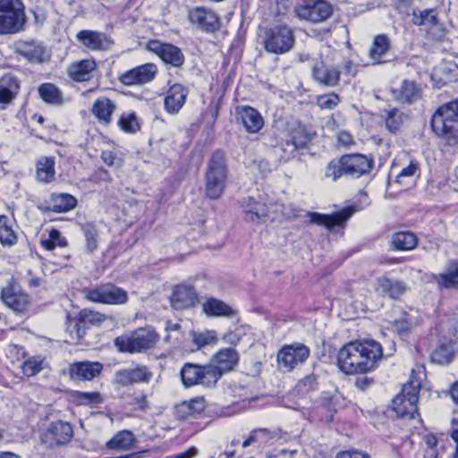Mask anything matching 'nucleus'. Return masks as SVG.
I'll return each instance as SVG.
<instances>
[{
  "instance_id": "5fc2aeb1",
  "label": "nucleus",
  "mask_w": 458,
  "mask_h": 458,
  "mask_svg": "<svg viewBox=\"0 0 458 458\" xmlns=\"http://www.w3.org/2000/svg\"><path fill=\"white\" fill-rule=\"evenodd\" d=\"M41 244L45 249L52 250L56 246L65 247L67 245V242L64 237L61 236V233L58 230L52 229L49 232V239L42 241Z\"/></svg>"
},
{
  "instance_id": "c85d7f7f",
  "label": "nucleus",
  "mask_w": 458,
  "mask_h": 458,
  "mask_svg": "<svg viewBox=\"0 0 458 458\" xmlns=\"http://www.w3.org/2000/svg\"><path fill=\"white\" fill-rule=\"evenodd\" d=\"M312 78L320 85L335 87L340 81V72L336 67L319 62L312 67Z\"/></svg>"
},
{
  "instance_id": "6e6552de",
  "label": "nucleus",
  "mask_w": 458,
  "mask_h": 458,
  "mask_svg": "<svg viewBox=\"0 0 458 458\" xmlns=\"http://www.w3.org/2000/svg\"><path fill=\"white\" fill-rule=\"evenodd\" d=\"M420 383L411 380L403 386L402 391L393 400V410L396 415L403 419H413L418 412L417 403Z\"/></svg>"
},
{
  "instance_id": "774afa93",
  "label": "nucleus",
  "mask_w": 458,
  "mask_h": 458,
  "mask_svg": "<svg viewBox=\"0 0 458 458\" xmlns=\"http://www.w3.org/2000/svg\"><path fill=\"white\" fill-rule=\"evenodd\" d=\"M101 159L106 165L112 166L114 164L115 156L110 150H104L101 153Z\"/></svg>"
},
{
  "instance_id": "f257e3e1",
  "label": "nucleus",
  "mask_w": 458,
  "mask_h": 458,
  "mask_svg": "<svg viewBox=\"0 0 458 458\" xmlns=\"http://www.w3.org/2000/svg\"><path fill=\"white\" fill-rule=\"evenodd\" d=\"M382 356V347L374 340L350 342L339 350L337 366L347 375L365 374L378 366Z\"/></svg>"
},
{
  "instance_id": "8fccbe9b",
  "label": "nucleus",
  "mask_w": 458,
  "mask_h": 458,
  "mask_svg": "<svg viewBox=\"0 0 458 458\" xmlns=\"http://www.w3.org/2000/svg\"><path fill=\"white\" fill-rule=\"evenodd\" d=\"M404 121V114L397 108H392L386 111V126L393 133L398 131Z\"/></svg>"
},
{
  "instance_id": "bf43d9fd",
  "label": "nucleus",
  "mask_w": 458,
  "mask_h": 458,
  "mask_svg": "<svg viewBox=\"0 0 458 458\" xmlns=\"http://www.w3.org/2000/svg\"><path fill=\"white\" fill-rule=\"evenodd\" d=\"M291 141L296 148H304L310 139L303 130H299L293 134Z\"/></svg>"
},
{
  "instance_id": "f03ea898",
  "label": "nucleus",
  "mask_w": 458,
  "mask_h": 458,
  "mask_svg": "<svg viewBox=\"0 0 458 458\" xmlns=\"http://www.w3.org/2000/svg\"><path fill=\"white\" fill-rule=\"evenodd\" d=\"M373 160L361 154L344 155L332 160L326 167L325 175L336 181L343 175L359 178L370 173Z\"/></svg>"
},
{
  "instance_id": "ddd939ff",
  "label": "nucleus",
  "mask_w": 458,
  "mask_h": 458,
  "mask_svg": "<svg viewBox=\"0 0 458 458\" xmlns=\"http://www.w3.org/2000/svg\"><path fill=\"white\" fill-rule=\"evenodd\" d=\"M310 349L303 344L285 345L278 352V365L287 371H292L303 364L310 357Z\"/></svg>"
},
{
  "instance_id": "0eeeda50",
  "label": "nucleus",
  "mask_w": 458,
  "mask_h": 458,
  "mask_svg": "<svg viewBox=\"0 0 458 458\" xmlns=\"http://www.w3.org/2000/svg\"><path fill=\"white\" fill-rule=\"evenodd\" d=\"M454 319L442 321L437 328L439 340L437 348L431 353L434 362L439 364L449 363L454 354V344L456 340V328Z\"/></svg>"
},
{
  "instance_id": "20e7f679",
  "label": "nucleus",
  "mask_w": 458,
  "mask_h": 458,
  "mask_svg": "<svg viewBox=\"0 0 458 458\" xmlns=\"http://www.w3.org/2000/svg\"><path fill=\"white\" fill-rule=\"evenodd\" d=\"M436 134L445 138L449 144L458 142V99L440 106L431 119Z\"/></svg>"
},
{
  "instance_id": "f3484780",
  "label": "nucleus",
  "mask_w": 458,
  "mask_h": 458,
  "mask_svg": "<svg viewBox=\"0 0 458 458\" xmlns=\"http://www.w3.org/2000/svg\"><path fill=\"white\" fill-rule=\"evenodd\" d=\"M413 23L423 29L436 39L441 38L444 35V27L438 19L437 9H425L419 13L413 12Z\"/></svg>"
},
{
  "instance_id": "0e129e2a",
  "label": "nucleus",
  "mask_w": 458,
  "mask_h": 458,
  "mask_svg": "<svg viewBox=\"0 0 458 458\" xmlns=\"http://www.w3.org/2000/svg\"><path fill=\"white\" fill-rule=\"evenodd\" d=\"M337 458H369V455L359 451H345L337 455Z\"/></svg>"
},
{
  "instance_id": "423d86ee",
  "label": "nucleus",
  "mask_w": 458,
  "mask_h": 458,
  "mask_svg": "<svg viewBox=\"0 0 458 458\" xmlns=\"http://www.w3.org/2000/svg\"><path fill=\"white\" fill-rule=\"evenodd\" d=\"M158 341V335L152 327H140L130 335L118 336L114 345L123 352H141L153 348Z\"/></svg>"
},
{
  "instance_id": "6e6d98bb",
  "label": "nucleus",
  "mask_w": 458,
  "mask_h": 458,
  "mask_svg": "<svg viewBox=\"0 0 458 458\" xmlns=\"http://www.w3.org/2000/svg\"><path fill=\"white\" fill-rule=\"evenodd\" d=\"M420 170L419 163L415 160H411L410 164L403 167L401 172L396 176V182L403 185L406 184L407 182L405 179L414 177Z\"/></svg>"
},
{
  "instance_id": "58836bf2",
  "label": "nucleus",
  "mask_w": 458,
  "mask_h": 458,
  "mask_svg": "<svg viewBox=\"0 0 458 458\" xmlns=\"http://www.w3.org/2000/svg\"><path fill=\"white\" fill-rule=\"evenodd\" d=\"M136 438L132 432L121 430L117 432L106 444L111 450H129L134 447Z\"/></svg>"
},
{
  "instance_id": "de8ad7c7",
  "label": "nucleus",
  "mask_w": 458,
  "mask_h": 458,
  "mask_svg": "<svg viewBox=\"0 0 458 458\" xmlns=\"http://www.w3.org/2000/svg\"><path fill=\"white\" fill-rule=\"evenodd\" d=\"M66 331L69 337L65 341L72 344L79 343L86 334V328L78 317L69 321Z\"/></svg>"
},
{
  "instance_id": "393cba45",
  "label": "nucleus",
  "mask_w": 458,
  "mask_h": 458,
  "mask_svg": "<svg viewBox=\"0 0 458 458\" xmlns=\"http://www.w3.org/2000/svg\"><path fill=\"white\" fill-rule=\"evenodd\" d=\"M157 72L154 64H145L133 68L120 76V81L124 85H137L151 81Z\"/></svg>"
},
{
  "instance_id": "7c9ffc66",
  "label": "nucleus",
  "mask_w": 458,
  "mask_h": 458,
  "mask_svg": "<svg viewBox=\"0 0 458 458\" xmlns=\"http://www.w3.org/2000/svg\"><path fill=\"white\" fill-rule=\"evenodd\" d=\"M115 110L116 104L106 97L98 98L91 107L94 116L99 123L104 125H108L112 123V116Z\"/></svg>"
},
{
  "instance_id": "1a4fd4ad",
  "label": "nucleus",
  "mask_w": 458,
  "mask_h": 458,
  "mask_svg": "<svg viewBox=\"0 0 458 458\" xmlns=\"http://www.w3.org/2000/svg\"><path fill=\"white\" fill-rule=\"evenodd\" d=\"M294 43V32L287 25L275 26L266 31L264 47L269 53L284 55L293 48Z\"/></svg>"
},
{
  "instance_id": "c03bdc74",
  "label": "nucleus",
  "mask_w": 458,
  "mask_h": 458,
  "mask_svg": "<svg viewBox=\"0 0 458 458\" xmlns=\"http://www.w3.org/2000/svg\"><path fill=\"white\" fill-rule=\"evenodd\" d=\"M203 310L208 316H225L233 314L232 308L224 301L211 298L203 304Z\"/></svg>"
},
{
  "instance_id": "3c124183",
  "label": "nucleus",
  "mask_w": 458,
  "mask_h": 458,
  "mask_svg": "<svg viewBox=\"0 0 458 458\" xmlns=\"http://www.w3.org/2000/svg\"><path fill=\"white\" fill-rule=\"evenodd\" d=\"M120 128L129 133L136 132L140 129L137 117L134 113L123 114L118 121Z\"/></svg>"
},
{
  "instance_id": "4d7b16f0",
  "label": "nucleus",
  "mask_w": 458,
  "mask_h": 458,
  "mask_svg": "<svg viewBox=\"0 0 458 458\" xmlns=\"http://www.w3.org/2000/svg\"><path fill=\"white\" fill-rule=\"evenodd\" d=\"M216 342V335L214 331H204L193 334V343L198 348L204 347L208 344H213Z\"/></svg>"
},
{
  "instance_id": "13d9d810",
  "label": "nucleus",
  "mask_w": 458,
  "mask_h": 458,
  "mask_svg": "<svg viewBox=\"0 0 458 458\" xmlns=\"http://www.w3.org/2000/svg\"><path fill=\"white\" fill-rule=\"evenodd\" d=\"M21 369L25 376L32 377L42 369V360L35 357L30 358L22 363Z\"/></svg>"
},
{
  "instance_id": "412c9836",
  "label": "nucleus",
  "mask_w": 458,
  "mask_h": 458,
  "mask_svg": "<svg viewBox=\"0 0 458 458\" xmlns=\"http://www.w3.org/2000/svg\"><path fill=\"white\" fill-rule=\"evenodd\" d=\"M190 21L206 32H214L219 29L217 14L210 9L197 7L189 12Z\"/></svg>"
},
{
  "instance_id": "69168bd1",
  "label": "nucleus",
  "mask_w": 458,
  "mask_h": 458,
  "mask_svg": "<svg viewBox=\"0 0 458 458\" xmlns=\"http://www.w3.org/2000/svg\"><path fill=\"white\" fill-rule=\"evenodd\" d=\"M344 72L345 75L354 77L358 72V65L350 60L344 63Z\"/></svg>"
},
{
  "instance_id": "a878e982",
  "label": "nucleus",
  "mask_w": 458,
  "mask_h": 458,
  "mask_svg": "<svg viewBox=\"0 0 458 458\" xmlns=\"http://www.w3.org/2000/svg\"><path fill=\"white\" fill-rule=\"evenodd\" d=\"M239 361V353L233 348L220 350L208 366L218 372L217 381L225 372L233 370Z\"/></svg>"
},
{
  "instance_id": "c756f323",
  "label": "nucleus",
  "mask_w": 458,
  "mask_h": 458,
  "mask_svg": "<svg viewBox=\"0 0 458 458\" xmlns=\"http://www.w3.org/2000/svg\"><path fill=\"white\" fill-rule=\"evenodd\" d=\"M188 90L181 84H174L165 98V109L171 114H177L185 104Z\"/></svg>"
},
{
  "instance_id": "864d4df0",
  "label": "nucleus",
  "mask_w": 458,
  "mask_h": 458,
  "mask_svg": "<svg viewBox=\"0 0 458 458\" xmlns=\"http://www.w3.org/2000/svg\"><path fill=\"white\" fill-rule=\"evenodd\" d=\"M316 103L321 109L332 110L340 103V97L334 92L320 95L317 97Z\"/></svg>"
},
{
  "instance_id": "dca6fc26",
  "label": "nucleus",
  "mask_w": 458,
  "mask_h": 458,
  "mask_svg": "<svg viewBox=\"0 0 458 458\" xmlns=\"http://www.w3.org/2000/svg\"><path fill=\"white\" fill-rule=\"evenodd\" d=\"M356 212L353 207H348L332 215H324L316 212H309L310 222L318 225L333 229L335 226H344L348 219Z\"/></svg>"
},
{
  "instance_id": "a19ab883",
  "label": "nucleus",
  "mask_w": 458,
  "mask_h": 458,
  "mask_svg": "<svg viewBox=\"0 0 458 458\" xmlns=\"http://www.w3.org/2000/svg\"><path fill=\"white\" fill-rule=\"evenodd\" d=\"M391 244L395 250H411L416 248L418 238L411 232H398L392 235Z\"/></svg>"
},
{
  "instance_id": "5701e85b",
  "label": "nucleus",
  "mask_w": 458,
  "mask_h": 458,
  "mask_svg": "<svg viewBox=\"0 0 458 458\" xmlns=\"http://www.w3.org/2000/svg\"><path fill=\"white\" fill-rule=\"evenodd\" d=\"M238 123H241L249 133H257L264 126V120L260 113L249 106H239L235 110Z\"/></svg>"
},
{
  "instance_id": "4be33fe9",
  "label": "nucleus",
  "mask_w": 458,
  "mask_h": 458,
  "mask_svg": "<svg viewBox=\"0 0 458 458\" xmlns=\"http://www.w3.org/2000/svg\"><path fill=\"white\" fill-rule=\"evenodd\" d=\"M103 370V364L98 361H77L70 365L69 375L75 381H90L98 377Z\"/></svg>"
},
{
  "instance_id": "9d476101",
  "label": "nucleus",
  "mask_w": 458,
  "mask_h": 458,
  "mask_svg": "<svg viewBox=\"0 0 458 458\" xmlns=\"http://www.w3.org/2000/svg\"><path fill=\"white\" fill-rule=\"evenodd\" d=\"M293 13L300 21L319 23L332 16L333 6L326 0H300Z\"/></svg>"
},
{
  "instance_id": "2f4dec72",
  "label": "nucleus",
  "mask_w": 458,
  "mask_h": 458,
  "mask_svg": "<svg viewBox=\"0 0 458 458\" xmlns=\"http://www.w3.org/2000/svg\"><path fill=\"white\" fill-rule=\"evenodd\" d=\"M376 291L382 295L392 299H399L407 291L406 284L400 280H394L386 276L377 278Z\"/></svg>"
},
{
  "instance_id": "b1692460",
  "label": "nucleus",
  "mask_w": 458,
  "mask_h": 458,
  "mask_svg": "<svg viewBox=\"0 0 458 458\" xmlns=\"http://www.w3.org/2000/svg\"><path fill=\"white\" fill-rule=\"evenodd\" d=\"M241 206L246 222L261 224L265 223L268 218V208L267 204L255 199L253 197L242 199Z\"/></svg>"
},
{
  "instance_id": "aec40b11",
  "label": "nucleus",
  "mask_w": 458,
  "mask_h": 458,
  "mask_svg": "<svg viewBox=\"0 0 458 458\" xmlns=\"http://www.w3.org/2000/svg\"><path fill=\"white\" fill-rule=\"evenodd\" d=\"M3 302L17 313H22L29 309L30 296L14 284L3 288L1 293Z\"/></svg>"
},
{
  "instance_id": "338daca9",
  "label": "nucleus",
  "mask_w": 458,
  "mask_h": 458,
  "mask_svg": "<svg viewBox=\"0 0 458 458\" xmlns=\"http://www.w3.org/2000/svg\"><path fill=\"white\" fill-rule=\"evenodd\" d=\"M198 449L196 447H191L186 452L172 454L167 456L166 458H193L197 455Z\"/></svg>"
},
{
  "instance_id": "ea45409f",
  "label": "nucleus",
  "mask_w": 458,
  "mask_h": 458,
  "mask_svg": "<svg viewBox=\"0 0 458 458\" xmlns=\"http://www.w3.org/2000/svg\"><path fill=\"white\" fill-rule=\"evenodd\" d=\"M18 236L13 230V221L6 216H0V242L4 247L16 244Z\"/></svg>"
},
{
  "instance_id": "9b49d317",
  "label": "nucleus",
  "mask_w": 458,
  "mask_h": 458,
  "mask_svg": "<svg viewBox=\"0 0 458 458\" xmlns=\"http://www.w3.org/2000/svg\"><path fill=\"white\" fill-rule=\"evenodd\" d=\"M180 375L182 382L186 387L196 385L211 387L217 383L218 372L208 365L199 366L193 363H186L181 369Z\"/></svg>"
},
{
  "instance_id": "37998d69",
  "label": "nucleus",
  "mask_w": 458,
  "mask_h": 458,
  "mask_svg": "<svg viewBox=\"0 0 458 458\" xmlns=\"http://www.w3.org/2000/svg\"><path fill=\"white\" fill-rule=\"evenodd\" d=\"M390 49V39L386 35H377L373 41L372 47L369 50V55L377 64H382L383 56Z\"/></svg>"
},
{
  "instance_id": "4468645a",
  "label": "nucleus",
  "mask_w": 458,
  "mask_h": 458,
  "mask_svg": "<svg viewBox=\"0 0 458 458\" xmlns=\"http://www.w3.org/2000/svg\"><path fill=\"white\" fill-rule=\"evenodd\" d=\"M72 437V425L63 420H56L48 425L42 436V440L49 447H55L70 443Z\"/></svg>"
},
{
  "instance_id": "680f3d73",
  "label": "nucleus",
  "mask_w": 458,
  "mask_h": 458,
  "mask_svg": "<svg viewBox=\"0 0 458 458\" xmlns=\"http://www.w3.org/2000/svg\"><path fill=\"white\" fill-rule=\"evenodd\" d=\"M256 435L259 438V445L267 444L272 437V433L267 428H257Z\"/></svg>"
},
{
  "instance_id": "603ef678",
  "label": "nucleus",
  "mask_w": 458,
  "mask_h": 458,
  "mask_svg": "<svg viewBox=\"0 0 458 458\" xmlns=\"http://www.w3.org/2000/svg\"><path fill=\"white\" fill-rule=\"evenodd\" d=\"M82 230L87 242V250L89 252L95 251L98 249V233L96 226L92 224H86Z\"/></svg>"
},
{
  "instance_id": "79ce46f5",
  "label": "nucleus",
  "mask_w": 458,
  "mask_h": 458,
  "mask_svg": "<svg viewBox=\"0 0 458 458\" xmlns=\"http://www.w3.org/2000/svg\"><path fill=\"white\" fill-rule=\"evenodd\" d=\"M54 158L42 157L37 162V178L42 182H49L55 179Z\"/></svg>"
},
{
  "instance_id": "39448f33",
  "label": "nucleus",
  "mask_w": 458,
  "mask_h": 458,
  "mask_svg": "<svg viewBox=\"0 0 458 458\" xmlns=\"http://www.w3.org/2000/svg\"><path fill=\"white\" fill-rule=\"evenodd\" d=\"M27 23L25 9L21 0H0V35L23 31Z\"/></svg>"
},
{
  "instance_id": "a211bd4d",
  "label": "nucleus",
  "mask_w": 458,
  "mask_h": 458,
  "mask_svg": "<svg viewBox=\"0 0 458 458\" xmlns=\"http://www.w3.org/2000/svg\"><path fill=\"white\" fill-rule=\"evenodd\" d=\"M153 374L148 367L136 365L115 372L114 380L118 385L127 386L140 383H148Z\"/></svg>"
},
{
  "instance_id": "2eb2a0df",
  "label": "nucleus",
  "mask_w": 458,
  "mask_h": 458,
  "mask_svg": "<svg viewBox=\"0 0 458 458\" xmlns=\"http://www.w3.org/2000/svg\"><path fill=\"white\" fill-rule=\"evenodd\" d=\"M14 51L30 63L43 64L49 58L44 43L35 39L16 41Z\"/></svg>"
},
{
  "instance_id": "a18cd8bd",
  "label": "nucleus",
  "mask_w": 458,
  "mask_h": 458,
  "mask_svg": "<svg viewBox=\"0 0 458 458\" xmlns=\"http://www.w3.org/2000/svg\"><path fill=\"white\" fill-rule=\"evenodd\" d=\"M40 98L51 105H62L64 103L63 94L60 89L52 83H44L38 88Z\"/></svg>"
},
{
  "instance_id": "7ed1b4c3",
  "label": "nucleus",
  "mask_w": 458,
  "mask_h": 458,
  "mask_svg": "<svg viewBox=\"0 0 458 458\" xmlns=\"http://www.w3.org/2000/svg\"><path fill=\"white\" fill-rule=\"evenodd\" d=\"M228 167L222 151L212 154L205 171V196L210 199H219L225 189Z\"/></svg>"
},
{
  "instance_id": "473e14b6",
  "label": "nucleus",
  "mask_w": 458,
  "mask_h": 458,
  "mask_svg": "<svg viewBox=\"0 0 458 458\" xmlns=\"http://www.w3.org/2000/svg\"><path fill=\"white\" fill-rule=\"evenodd\" d=\"M206 408V401L203 397H197L185 401L174 407V414L182 420L195 418Z\"/></svg>"
},
{
  "instance_id": "f8f14e48",
  "label": "nucleus",
  "mask_w": 458,
  "mask_h": 458,
  "mask_svg": "<svg viewBox=\"0 0 458 458\" xmlns=\"http://www.w3.org/2000/svg\"><path fill=\"white\" fill-rule=\"evenodd\" d=\"M83 293L85 297L93 302L119 305L128 301L127 293L111 284L86 288Z\"/></svg>"
},
{
  "instance_id": "49530a36",
  "label": "nucleus",
  "mask_w": 458,
  "mask_h": 458,
  "mask_svg": "<svg viewBox=\"0 0 458 458\" xmlns=\"http://www.w3.org/2000/svg\"><path fill=\"white\" fill-rule=\"evenodd\" d=\"M420 88L411 81H404L401 86L398 98L402 102L412 103L420 98Z\"/></svg>"
},
{
  "instance_id": "052dcab7",
  "label": "nucleus",
  "mask_w": 458,
  "mask_h": 458,
  "mask_svg": "<svg viewBox=\"0 0 458 458\" xmlns=\"http://www.w3.org/2000/svg\"><path fill=\"white\" fill-rule=\"evenodd\" d=\"M242 333L239 331H229L226 334H225L223 339L225 343L232 344V345H237L242 341Z\"/></svg>"
},
{
  "instance_id": "6ab92c4d",
  "label": "nucleus",
  "mask_w": 458,
  "mask_h": 458,
  "mask_svg": "<svg viewBox=\"0 0 458 458\" xmlns=\"http://www.w3.org/2000/svg\"><path fill=\"white\" fill-rule=\"evenodd\" d=\"M148 49L157 54L164 63L174 67H180L184 63V55L181 49L172 44L152 40L148 43Z\"/></svg>"
},
{
  "instance_id": "09e8293b",
  "label": "nucleus",
  "mask_w": 458,
  "mask_h": 458,
  "mask_svg": "<svg viewBox=\"0 0 458 458\" xmlns=\"http://www.w3.org/2000/svg\"><path fill=\"white\" fill-rule=\"evenodd\" d=\"M77 317L80 318V321L83 324L85 328H87V326L98 327L107 319L106 315L89 309L81 310Z\"/></svg>"
},
{
  "instance_id": "f704fd0d",
  "label": "nucleus",
  "mask_w": 458,
  "mask_h": 458,
  "mask_svg": "<svg viewBox=\"0 0 458 458\" xmlns=\"http://www.w3.org/2000/svg\"><path fill=\"white\" fill-rule=\"evenodd\" d=\"M20 91V81L11 73H6L0 78V103L9 104Z\"/></svg>"
},
{
  "instance_id": "e433bc0d",
  "label": "nucleus",
  "mask_w": 458,
  "mask_h": 458,
  "mask_svg": "<svg viewBox=\"0 0 458 458\" xmlns=\"http://www.w3.org/2000/svg\"><path fill=\"white\" fill-rule=\"evenodd\" d=\"M77 199L68 193H53L49 200V210L55 213H65L73 209Z\"/></svg>"
},
{
  "instance_id": "bb28decb",
  "label": "nucleus",
  "mask_w": 458,
  "mask_h": 458,
  "mask_svg": "<svg viewBox=\"0 0 458 458\" xmlns=\"http://www.w3.org/2000/svg\"><path fill=\"white\" fill-rule=\"evenodd\" d=\"M197 293L191 286L177 285L174 288L170 303L173 309L182 310L193 307L197 301Z\"/></svg>"
},
{
  "instance_id": "4c0bfd02",
  "label": "nucleus",
  "mask_w": 458,
  "mask_h": 458,
  "mask_svg": "<svg viewBox=\"0 0 458 458\" xmlns=\"http://www.w3.org/2000/svg\"><path fill=\"white\" fill-rule=\"evenodd\" d=\"M432 79L438 80L442 84L458 81V65L453 62L439 64L434 69Z\"/></svg>"
},
{
  "instance_id": "72a5a7b5",
  "label": "nucleus",
  "mask_w": 458,
  "mask_h": 458,
  "mask_svg": "<svg viewBox=\"0 0 458 458\" xmlns=\"http://www.w3.org/2000/svg\"><path fill=\"white\" fill-rule=\"evenodd\" d=\"M97 64L93 59H84L72 64L68 68L70 78L75 81H87L92 77Z\"/></svg>"
},
{
  "instance_id": "cd10ccee",
  "label": "nucleus",
  "mask_w": 458,
  "mask_h": 458,
  "mask_svg": "<svg viewBox=\"0 0 458 458\" xmlns=\"http://www.w3.org/2000/svg\"><path fill=\"white\" fill-rule=\"evenodd\" d=\"M76 38L84 47L94 51L107 49L113 45L112 39L107 35L95 30H81L77 33Z\"/></svg>"
},
{
  "instance_id": "c9c22d12",
  "label": "nucleus",
  "mask_w": 458,
  "mask_h": 458,
  "mask_svg": "<svg viewBox=\"0 0 458 458\" xmlns=\"http://www.w3.org/2000/svg\"><path fill=\"white\" fill-rule=\"evenodd\" d=\"M433 278L439 289H457L458 261H449L445 270L438 275H434Z\"/></svg>"
},
{
  "instance_id": "e2e57ef3",
  "label": "nucleus",
  "mask_w": 458,
  "mask_h": 458,
  "mask_svg": "<svg viewBox=\"0 0 458 458\" xmlns=\"http://www.w3.org/2000/svg\"><path fill=\"white\" fill-rule=\"evenodd\" d=\"M79 395L89 403H98L100 401V394L98 392H81Z\"/></svg>"
}]
</instances>
